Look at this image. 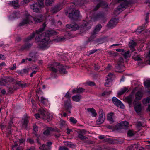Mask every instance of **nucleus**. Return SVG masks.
I'll return each mask as SVG.
<instances>
[{"instance_id":"1","label":"nucleus","mask_w":150,"mask_h":150,"mask_svg":"<svg viewBox=\"0 0 150 150\" xmlns=\"http://www.w3.org/2000/svg\"><path fill=\"white\" fill-rule=\"evenodd\" d=\"M45 23L43 24L42 28H40L39 30L36 31V33H33L26 40L28 41L32 39L36 35L35 41L39 47L42 49H46L50 46V42L49 41L50 36L55 35L57 34V33L53 30L47 31V32L42 33L46 26Z\"/></svg>"},{"instance_id":"2","label":"nucleus","mask_w":150,"mask_h":150,"mask_svg":"<svg viewBox=\"0 0 150 150\" xmlns=\"http://www.w3.org/2000/svg\"><path fill=\"white\" fill-rule=\"evenodd\" d=\"M48 67L49 69L52 71L53 77H55V74L57 71V69H59V72L61 74H65L67 73L65 69L62 66L55 62L50 63L49 64Z\"/></svg>"},{"instance_id":"3","label":"nucleus","mask_w":150,"mask_h":150,"mask_svg":"<svg viewBox=\"0 0 150 150\" xmlns=\"http://www.w3.org/2000/svg\"><path fill=\"white\" fill-rule=\"evenodd\" d=\"M65 97L67 99V100L65 101L64 104V110L66 112L69 113H71V110L72 108L71 102L70 100L71 96L70 93L67 92L65 96Z\"/></svg>"},{"instance_id":"4","label":"nucleus","mask_w":150,"mask_h":150,"mask_svg":"<svg viewBox=\"0 0 150 150\" xmlns=\"http://www.w3.org/2000/svg\"><path fill=\"white\" fill-rule=\"evenodd\" d=\"M33 19V17L30 15L28 12L26 11L24 13V16L22 20L19 23L20 26H23L25 24L32 22Z\"/></svg>"},{"instance_id":"5","label":"nucleus","mask_w":150,"mask_h":150,"mask_svg":"<svg viewBox=\"0 0 150 150\" xmlns=\"http://www.w3.org/2000/svg\"><path fill=\"white\" fill-rule=\"evenodd\" d=\"M116 1L118 2H119L120 1L121 2V3L118 6L117 11H122L124 9H125L127 7L129 4V2L126 0H117Z\"/></svg>"},{"instance_id":"6","label":"nucleus","mask_w":150,"mask_h":150,"mask_svg":"<svg viewBox=\"0 0 150 150\" xmlns=\"http://www.w3.org/2000/svg\"><path fill=\"white\" fill-rule=\"evenodd\" d=\"M71 13L66 12V15L70 18L74 19H77V17L79 16V12L75 9H71Z\"/></svg>"},{"instance_id":"7","label":"nucleus","mask_w":150,"mask_h":150,"mask_svg":"<svg viewBox=\"0 0 150 150\" xmlns=\"http://www.w3.org/2000/svg\"><path fill=\"white\" fill-rule=\"evenodd\" d=\"M42 7L40 6L38 3L37 2H34L33 4L30 5V8L33 11L36 13H40V12L41 8Z\"/></svg>"},{"instance_id":"8","label":"nucleus","mask_w":150,"mask_h":150,"mask_svg":"<svg viewBox=\"0 0 150 150\" xmlns=\"http://www.w3.org/2000/svg\"><path fill=\"white\" fill-rule=\"evenodd\" d=\"M99 117L96 121V123L98 125L101 124L104 121L105 115L103 111L100 110L99 112Z\"/></svg>"},{"instance_id":"9","label":"nucleus","mask_w":150,"mask_h":150,"mask_svg":"<svg viewBox=\"0 0 150 150\" xmlns=\"http://www.w3.org/2000/svg\"><path fill=\"white\" fill-rule=\"evenodd\" d=\"M86 132L87 131L86 130L82 129L79 130L77 132L78 137L82 140L87 139V137L83 135L86 134Z\"/></svg>"},{"instance_id":"10","label":"nucleus","mask_w":150,"mask_h":150,"mask_svg":"<svg viewBox=\"0 0 150 150\" xmlns=\"http://www.w3.org/2000/svg\"><path fill=\"white\" fill-rule=\"evenodd\" d=\"M112 101L115 105L118 107H120L122 108H124L125 106L122 102L115 97H113Z\"/></svg>"},{"instance_id":"11","label":"nucleus","mask_w":150,"mask_h":150,"mask_svg":"<svg viewBox=\"0 0 150 150\" xmlns=\"http://www.w3.org/2000/svg\"><path fill=\"white\" fill-rule=\"evenodd\" d=\"M41 115L42 116V119L44 120H47L48 121L51 120L52 119L53 116L50 113H48L47 114V116L46 114H47L46 111L44 110L43 112L41 113Z\"/></svg>"},{"instance_id":"12","label":"nucleus","mask_w":150,"mask_h":150,"mask_svg":"<svg viewBox=\"0 0 150 150\" xmlns=\"http://www.w3.org/2000/svg\"><path fill=\"white\" fill-rule=\"evenodd\" d=\"M133 104L136 112L137 113L140 112L142 110L141 104L140 103L134 101L133 103Z\"/></svg>"},{"instance_id":"13","label":"nucleus","mask_w":150,"mask_h":150,"mask_svg":"<svg viewBox=\"0 0 150 150\" xmlns=\"http://www.w3.org/2000/svg\"><path fill=\"white\" fill-rule=\"evenodd\" d=\"M129 123L126 121H123L117 124L116 127L117 129H121L124 127H127L128 126Z\"/></svg>"},{"instance_id":"14","label":"nucleus","mask_w":150,"mask_h":150,"mask_svg":"<svg viewBox=\"0 0 150 150\" xmlns=\"http://www.w3.org/2000/svg\"><path fill=\"white\" fill-rule=\"evenodd\" d=\"M14 79L12 77H8L5 79H3L0 81V84L1 85H6L8 82H10L13 81Z\"/></svg>"},{"instance_id":"15","label":"nucleus","mask_w":150,"mask_h":150,"mask_svg":"<svg viewBox=\"0 0 150 150\" xmlns=\"http://www.w3.org/2000/svg\"><path fill=\"white\" fill-rule=\"evenodd\" d=\"M132 58L135 60H141V59L140 56L138 55L137 52L135 51V50H132Z\"/></svg>"},{"instance_id":"16","label":"nucleus","mask_w":150,"mask_h":150,"mask_svg":"<svg viewBox=\"0 0 150 150\" xmlns=\"http://www.w3.org/2000/svg\"><path fill=\"white\" fill-rule=\"evenodd\" d=\"M87 18H88L87 17ZM86 21H84V23L83 24L82 26L83 27L86 28V29H89L91 28L92 23L91 20L88 21V19L86 20Z\"/></svg>"},{"instance_id":"17","label":"nucleus","mask_w":150,"mask_h":150,"mask_svg":"<svg viewBox=\"0 0 150 150\" xmlns=\"http://www.w3.org/2000/svg\"><path fill=\"white\" fill-rule=\"evenodd\" d=\"M118 20L117 19L114 18L111 20L108 24V26L110 27H114L118 23Z\"/></svg>"},{"instance_id":"18","label":"nucleus","mask_w":150,"mask_h":150,"mask_svg":"<svg viewBox=\"0 0 150 150\" xmlns=\"http://www.w3.org/2000/svg\"><path fill=\"white\" fill-rule=\"evenodd\" d=\"M66 27L69 29L71 28V30L73 31H76L79 28L78 25L77 24L74 23L67 24L66 25Z\"/></svg>"},{"instance_id":"19","label":"nucleus","mask_w":150,"mask_h":150,"mask_svg":"<svg viewBox=\"0 0 150 150\" xmlns=\"http://www.w3.org/2000/svg\"><path fill=\"white\" fill-rule=\"evenodd\" d=\"M62 8V5L61 4L57 5L54 7L52 8L51 11L52 13H56L60 10Z\"/></svg>"},{"instance_id":"20","label":"nucleus","mask_w":150,"mask_h":150,"mask_svg":"<svg viewBox=\"0 0 150 150\" xmlns=\"http://www.w3.org/2000/svg\"><path fill=\"white\" fill-rule=\"evenodd\" d=\"M115 117L114 114L110 113L108 114L107 116V120L109 121L111 123H112L115 121Z\"/></svg>"},{"instance_id":"21","label":"nucleus","mask_w":150,"mask_h":150,"mask_svg":"<svg viewBox=\"0 0 150 150\" xmlns=\"http://www.w3.org/2000/svg\"><path fill=\"white\" fill-rule=\"evenodd\" d=\"M47 145H46L45 144H43L41 146L40 149L41 150H47L50 149V146L52 144V143L51 142H47Z\"/></svg>"},{"instance_id":"22","label":"nucleus","mask_w":150,"mask_h":150,"mask_svg":"<svg viewBox=\"0 0 150 150\" xmlns=\"http://www.w3.org/2000/svg\"><path fill=\"white\" fill-rule=\"evenodd\" d=\"M134 98V96L132 95H130L126 97L125 98V100L128 102L129 105L130 106L132 104V101Z\"/></svg>"},{"instance_id":"23","label":"nucleus","mask_w":150,"mask_h":150,"mask_svg":"<svg viewBox=\"0 0 150 150\" xmlns=\"http://www.w3.org/2000/svg\"><path fill=\"white\" fill-rule=\"evenodd\" d=\"M128 91V88H121L120 91H118L117 94L118 95H121L127 92Z\"/></svg>"},{"instance_id":"24","label":"nucleus","mask_w":150,"mask_h":150,"mask_svg":"<svg viewBox=\"0 0 150 150\" xmlns=\"http://www.w3.org/2000/svg\"><path fill=\"white\" fill-rule=\"evenodd\" d=\"M82 96L80 95H76L72 97V99L73 101L78 102H79L81 99Z\"/></svg>"},{"instance_id":"25","label":"nucleus","mask_w":150,"mask_h":150,"mask_svg":"<svg viewBox=\"0 0 150 150\" xmlns=\"http://www.w3.org/2000/svg\"><path fill=\"white\" fill-rule=\"evenodd\" d=\"M142 96V93L140 91L137 92L135 95V99L136 100H140Z\"/></svg>"},{"instance_id":"26","label":"nucleus","mask_w":150,"mask_h":150,"mask_svg":"<svg viewBox=\"0 0 150 150\" xmlns=\"http://www.w3.org/2000/svg\"><path fill=\"white\" fill-rule=\"evenodd\" d=\"M19 13L17 12H16L10 15L9 18L10 19L12 20L16 18H17L19 17Z\"/></svg>"},{"instance_id":"27","label":"nucleus","mask_w":150,"mask_h":150,"mask_svg":"<svg viewBox=\"0 0 150 150\" xmlns=\"http://www.w3.org/2000/svg\"><path fill=\"white\" fill-rule=\"evenodd\" d=\"M87 110L89 112L91 113V116L92 117H95L97 115V113L95 112V110L93 108H88Z\"/></svg>"},{"instance_id":"28","label":"nucleus","mask_w":150,"mask_h":150,"mask_svg":"<svg viewBox=\"0 0 150 150\" xmlns=\"http://www.w3.org/2000/svg\"><path fill=\"white\" fill-rule=\"evenodd\" d=\"M34 20L36 23L41 22L43 21L42 16V15H40L39 16L34 18Z\"/></svg>"},{"instance_id":"29","label":"nucleus","mask_w":150,"mask_h":150,"mask_svg":"<svg viewBox=\"0 0 150 150\" xmlns=\"http://www.w3.org/2000/svg\"><path fill=\"white\" fill-rule=\"evenodd\" d=\"M102 28V26L100 25H97L96 27L95 30L93 31L92 34L93 35L96 34Z\"/></svg>"},{"instance_id":"30","label":"nucleus","mask_w":150,"mask_h":150,"mask_svg":"<svg viewBox=\"0 0 150 150\" xmlns=\"http://www.w3.org/2000/svg\"><path fill=\"white\" fill-rule=\"evenodd\" d=\"M112 85V81L110 78L108 77V80L105 81V85L106 87H110Z\"/></svg>"},{"instance_id":"31","label":"nucleus","mask_w":150,"mask_h":150,"mask_svg":"<svg viewBox=\"0 0 150 150\" xmlns=\"http://www.w3.org/2000/svg\"><path fill=\"white\" fill-rule=\"evenodd\" d=\"M52 131V128L50 127H47L44 132V134L46 136L50 134V131Z\"/></svg>"},{"instance_id":"32","label":"nucleus","mask_w":150,"mask_h":150,"mask_svg":"<svg viewBox=\"0 0 150 150\" xmlns=\"http://www.w3.org/2000/svg\"><path fill=\"white\" fill-rule=\"evenodd\" d=\"M136 45V43L132 40H131L129 43V46L131 50H134V47Z\"/></svg>"},{"instance_id":"33","label":"nucleus","mask_w":150,"mask_h":150,"mask_svg":"<svg viewBox=\"0 0 150 150\" xmlns=\"http://www.w3.org/2000/svg\"><path fill=\"white\" fill-rule=\"evenodd\" d=\"M83 90L82 88H76L72 90L74 94L76 93H80L83 91Z\"/></svg>"},{"instance_id":"34","label":"nucleus","mask_w":150,"mask_h":150,"mask_svg":"<svg viewBox=\"0 0 150 150\" xmlns=\"http://www.w3.org/2000/svg\"><path fill=\"white\" fill-rule=\"evenodd\" d=\"M18 0H16L12 1V4L15 8H16L19 7L18 4Z\"/></svg>"},{"instance_id":"35","label":"nucleus","mask_w":150,"mask_h":150,"mask_svg":"<svg viewBox=\"0 0 150 150\" xmlns=\"http://www.w3.org/2000/svg\"><path fill=\"white\" fill-rule=\"evenodd\" d=\"M144 86L148 88L150 87V79H147L144 82Z\"/></svg>"},{"instance_id":"36","label":"nucleus","mask_w":150,"mask_h":150,"mask_svg":"<svg viewBox=\"0 0 150 150\" xmlns=\"http://www.w3.org/2000/svg\"><path fill=\"white\" fill-rule=\"evenodd\" d=\"M138 147V145L136 144H134L133 145H131L128 148L129 150H134L135 148Z\"/></svg>"},{"instance_id":"37","label":"nucleus","mask_w":150,"mask_h":150,"mask_svg":"<svg viewBox=\"0 0 150 150\" xmlns=\"http://www.w3.org/2000/svg\"><path fill=\"white\" fill-rule=\"evenodd\" d=\"M143 103L144 105H147L150 102V98H147L146 99H144L143 101Z\"/></svg>"},{"instance_id":"38","label":"nucleus","mask_w":150,"mask_h":150,"mask_svg":"<svg viewBox=\"0 0 150 150\" xmlns=\"http://www.w3.org/2000/svg\"><path fill=\"white\" fill-rule=\"evenodd\" d=\"M60 126L61 127H65L67 125L66 122L63 120H60Z\"/></svg>"},{"instance_id":"39","label":"nucleus","mask_w":150,"mask_h":150,"mask_svg":"<svg viewBox=\"0 0 150 150\" xmlns=\"http://www.w3.org/2000/svg\"><path fill=\"white\" fill-rule=\"evenodd\" d=\"M30 56L31 57V58H26V61L27 60H28L29 61H30L32 60L35 61V60L33 58L35 57V55L33 53H31L30 54Z\"/></svg>"},{"instance_id":"40","label":"nucleus","mask_w":150,"mask_h":150,"mask_svg":"<svg viewBox=\"0 0 150 150\" xmlns=\"http://www.w3.org/2000/svg\"><path fill=\"white\" fill-rule=\"evenodd\" d=\"M55 0H45V4L47 6H50Z\"/></svg>"},{"instance_id":"41","label":"nucleus","mask_w":150,"mask_h":150,"mask_svg":"<svg viewBox=\"0 0 150 150\" xmlns=\"http://www.w3.org/2000/svg\"><path fill=\"white\" fill-rule=\"evenodd\" d=\"M135 134V132L132 130H129L127 132V135L128 136L132 137Z\"/></svg>"},{"instance_id":"42","label":"nucleus","mask_w":150,"mask_h":150,"mask_svg":"<svg viewBox=\"0 0 150 150\" xmlns=\"http://www.w3.org/2000/svg\"><path fill=\"white\" fill-rule=\"evenodd\" d=\"M102 17V15L100 14H98L94 17H91V18L94 21L97 20L100 18H101Z\"/></svg>"},{"instance_id":"43","label":"nucleus","mask_w":150,"mask_h":150,"mask_svg":"<svg viewBox=\"0 0 150 150\" xmlns=\"http://www.w3.org/2000/svg\"><path fill=\"white\" fill-rule=\"evenodd\" d=\"M44 110H41L40 109L39 110L40 112V113H41V112H43ZM35 116L37 119H38L40 118V117H41L42 118V116L41 115H41H40L38 114H35Z\"/></svg>"},{"instance_id":"44","label":"nucleus","mask_w":150,"mask_h":150,"mask_svg":"<svg viewBox=\"0 0 150 150\" xmlns=\"http://www.w3.org/2000/svg\"><path fill=\"white\" fill-rule=\"evenodd\" d=\"M41 102L43 104H45L48 102V100L47 99L42 97L41 98Z\"/></svg>"},{"instance_id":"45","label":"nucleus","mask_w":150,"mask_h":150,"mask_svg":"<svg viewBox=\"0 0 150 150\" xmlns=\"http://www.w3.org/2000/svg\"><path fill=\"white\" fill-rule=\"evenodd\" d=\"M123 56L125 58H127L129 57L130 56V51H127L125 52L123 54Z\"/></svg>"},{"instance_id":"46","label":"nucleus","mask_w":150,"mask_h":150,"mask_svg":"<svg viewBox=\"0 0 150 150\" xmlns=\"http://www.w3.org/2000/svg\"><path fill=\"white\" fill-rule=\"evenodd\" d=\"M64 144L66 146L70 147H73L74 146L71 142L67 141L65 142H64Z\"/></svg>"},{"instance_id":"47","label":"nucleus","mask_w":150,"mask_h":150,"mask_svg":"<svg viewBox=\"0 0 150 150\" xmlns=\"http://www.w3.org/2000/svg\"><path fill=\"white\" fill-rule=\"evenodd\" d=\"M104 5H106V4H104V3L102 1L101 2L100 4H98L95 7L94 10H97L100 6H103Z\"/></svg>"},{"instance_id":"48","label":"nucleus","mask_w":150,"mask_h":150,"mask_svg":"<svg viewBox=\"0 0 150 150\" xmlns=\"http://www.w3.org/2000/svg\"><path fill=\"white\" fill-rule=\"evenodd\" d=\"M69 120L73 124H75L77 123V120L75 118L71 117L70 118Z\"/></svg>"},{"instance_id":"49","label":"nucleus","mask_w":150,"mask_h":150,"mask_svg":"<svg viewBox=\"0 0 150 150\" xmlns=\"http://www.w3.org/2000/svg\"><path fill=\"white\" fill-rule=\"evenodd\" d=\"M38 4L40 5L42 7H44V0H37Z\"/></svg>"},{"instance_id":"50","label":"nucleus","mask_w":150,"mask_h":150,"mask_svg":"<svg viewBox=\"0 0 150 150\" xmlns=\"http://www.w3.org/2000/svg\"><path fill=\"white\" fill-rule=\"evenodd\" d=\"M143 27H144L143 28V27H139L138 28V29H137V32H138L140 33L142 31V30H144V28H146V27L145 26V25H144L143 26Z\"/></svg>"},{"instance_id":"51","label":"nucleus","mask_w":150,"mask_h":150,"mask_svg":"<svg viewBox=\"0 0 150 150\" xmlns=\"http://www.w3.org/2000/svg\"><path fill=\"white\" fill-rule=\"evenodd\" d=\"M114 76L111 73L109 74L107 76V79L108 80V77L109 78H110V79L112 80V78Z\"/></svg>"},{"instance_id":"52","label":"nucleus","mask_w":150,"mask_h":150,"mask_svg":"<svg viewBox=\"0 0 150 150\" xmlns=\"http://www.w3.org/2000/svg\"><path fill=\"white\" fill-rule=\"evenodd\" d=\"M29 71V69H24L23 70H21V71L20 72L21 73H27Z\"/></svg>"},{"instance_id":"53","label":"nucleus","mask_w":150,"mask_h":150,"mask_svg":"<svg viewBox=\"0 0 150 150\" xmlns=\"http://www.w3.org/2000/svg\"><path fill=\"white\" fill-rule=\"evenodd\" d=\"M30 1V0H23L21 2V4L23 5H25L28 3Z\"/></svg>"},{"instance_id":"54","label":"nucleus","mask_w":150,"mask_h":150,"mask_svg":"<svg viewBox=\"0 0 150 150\" xmlns=\"http://www.w3.org/2000/svg\"><path fill=\"white\" fill-rule=\"evenodd\" d=\"M59 150H69V149L68 148L63 146L59 147Z\"/></svg>"},{"instance_id":"55","label":"nucleus","mask_w":150,"mask_h":150,"mask_svg":"<svg viewBox=\"0 0 150 150\" xmlns=\"http://www.w3.org/2000/svg\"><path fill=\"white\" fill-rule=\"evenodd\" d=\"M27 141L29 143L31 144H33L34 142L33 140L31 138L28 139Z\"/></svg>"},{"instance_id":"56","label":"nucleus","mask_w":150,"mask_h":150,"mask_svg":"<svg viewBox=\"0 0 150 150\" xmlns=\"http://www.w3.org/2000/svg\"><path fill=\"white\" fill-rule=\"evenodd\" d=\"M111 91H110L109 92H104L102 94V96H104L105 95H106L109 94L111 93Z\"/></svg>"},{"instance_id":"57","label":"nucleus","mask_w":150,"mask_h":150,"mask_svg":"<svg viewBox=\"0 0 150 150\" xmlns=\"http://www.w3.org/2000/svg\"><path fill=\"white\" fill-rule=\"evenodd\" d=\"M87 84L90 86H92L95 85V84L94 82L89 81L87 82Z\"/></svg>"},{"instance_id":"58","label":"nucleus","mask_w":150,"mask_h":150,"mask_svg":"<svg viewBox=\"0 0 150 150\" xmlns=\"http://www.w3.org/2000/svg\"><path fill=\"white\" fill-rule=\"evenodd\" d=\"M33 130L35 132H37L38 131V128L36 125H34L33 126Z\"/></svg>"},{"instance_id":"59","label":"nucleus","mask_w":150,"mask_h":150,"mask_svg":"<svg viewBox=\"0 0 150 150\" xmlns=\"http://www.w3.org/2000/svg\"><path fill=\"white\" fill-rule=\"evenodd\" d=\"M97 51V50H93L89 51V54H92L95 52Z\"/></svg>"},{"instance_id":"60","label":"nucleus","mask_w":150,"mask_h":150,"mask_svg":"<svg viewBox=\"0 0 150 150\" xmlns=\"http://www.w3.org/2000/svg\"><path fill=\"white\" fill-rule=\"evenodd\" d=\"M16 68V64H14L13 65L12 67L10 68V69L11 70H13L15 69Z\"/></svg>"},{"instance_id":"61","label":"nucleus","mask_w":150,"mask_h":150,"mask_svg":"<svg viewBox=\"0 0 150 150\" xmlns=\"http://www.w3.org/2000/svg\"><path fill=\"white\" fill-rule=\"evenodd\" d=\"M142 125V123L140 122H138L136 124V126L138 127H139Z\"/></svg>"},{"instance_id":"62","label":"nucleus","mask_w":150,"mask_h":150,"mask_svg":"<svg viewBox=\"0 0 150 150\" xmlns=\"http://www.w3.org/2000/svg\"><path fill=\"white\" fill-rule=\"evenodd\" d=\"M116 50L118 52H123L124 51V50L122 49H116Z\"/></svg>"},{"instance_id":"63","label":"nucleus","mask_w":150,"mask_h":150,"mask_svg":"<svg viewBox=\"0 0 150 150\" xmlns=\"http://www.w3.org/2000/svg\"><path fill=\"white\" fill-rule=\"evenodd\" d=\"M111 66L110 65H108L107 67L105 69L106 71H108L111 69Z\"/></svg>"},{"instance_id":"64","label":"nucleus","mask_w":150,"mask_h":150,"mask_svg":"<svg viewBox=\"0 0 150 150\" xmlns=\"http://www.w3.org/2000/svg\"><path fill=\"white\" fill-rule=\"evenodd\" d=\"M36 72H37V71H33V72H32L30 75V77H32L33 76V75L35 74H36Z\"/></svg>"}]
</instances>
